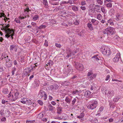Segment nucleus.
<instances>
[{
    "label": "nucleus",
    "instance_id": "1",
    "mask_svg": "<svg viewBox=\"0 0 123 123\" xmlns=\"http://www.w3.org/2000/svg\"><path fill=\"white\" fill-rule=\"evenodd\" d=\"M115 29L113 27H110L105 29L103 31V33L105 35H113L115 33Z\"/></svg>",
    "mask_w": 123,
    "mask_h": 123
},
{
    "label": "nucleus",
    "instance_id": "2",
    "mask_svg": "<svg viewBox=\"0 0 123 123\" xmlns=\"http://www.w3.org/2000/svg\"><path fill=\"white\" fill-rule=\"evenodd\" d=\"M92 103L87 105V107L88 109L93 110L95 108L97 107L98 104L97 101L94 100L92 102Z\"/></svg>",
    "mask_w": 123,
    "mask_h": 123
},
{
    "label": "nucleus",
    "instance_id": "3",
    "mask_svg": "<svg viewBox=\"0 0 123 123\" xmlns=\"http://www.w3.org/2000/svg\"><path fill=\"white\" fill-rule=\"evenodd\" d=\"M110 50L109 48L106 47H103L102 48L101 51L103 54L108 56L111 54Z\"/></svg>",
    "mask_w": 123,
    "mask_h": 123
},
{
    "label": "nucleus",
    "instance_id": "4",
    "mask_svg": "<svg viewBox=\"0 0 123 123\" xmlns=\"http://www.w3.org/2000/svg\"><path fill=\"white\" fill-rule=\"evenodd\" d=\"M10 26L9 24H8L5 26H3L2 27L3 28V29H1V30H4L5 32V34H6L10 32H12L13 31H15L12 29H10V28H9V27H10Z\"/></svg>",
    "mask_w": 123,
    "mask_h": 123
},
{
    "label": "nucleus",
    "instance_id": "5",
    "mask_svg": "<svg viewBox=\"0 0 123 123\" xmlns=\"http://www.w3.org/2000/svg\"><path fill=\"white\" fill-rule=\"evenodd\" d=\"M74 63H75L74 66L78 70L82 71L83 70L84 67L82 64L75 62H74Z\"/></svg>",
    "mask_w": 123,
    "mask_h": 123
},
{
    "label": "nucleus",
    "instance_id": "6",
    "mask_svg": "<svg viewBox=\"0 0 123 123\" xmlns=\"http://www.w3.org/2000/svg\"><path fill=\"white\" fill-rule=\"evenodd\" d=\"M113 56H115L113 59V61L116 63L117 62L119 61V60L120 57V54L119 53H117L115 55V54L114 53L113 54Z\"/></svg>",
    "mask_w": 123,
    "mask_h": 123
},
{
    "label": "nucleus",
    "instance_id": "7",
    "mask_svg": "<svg viewBox=\"0 0 123 123\" xmlns=\"http://www.w3.org/2000/svg\"><path fill=\"white\" fill-rule=\"evenodd\" d=\"M15 31H13L12 32H10L7 33H6L5 35V37L7 38H9L11 37L10 38L12 40L13 39V36H14L15 34Z\"/></svg>",
    "mask_w": 123,
    "mask_h": 123
},
{
    "label": "nucleus",
    "instance_id": "8",
    "mask_svg": "<svg viewBox=\"0 0 123 123\" xmlns=\"http://www.w3.org/2000/svg\"><path fill=\"white\" fill-rule=\"evenodd\" d=\"M39 95L41 96V98L44 97V99L46 100L47 98V96L46 92L43 91L42 90H40L39 92Z\"/></svg>",
    "mask_w": 123,
    "mask_h": 123
},
{
    "label": "nucleus",
    "instance_id": "9",
    "mask_svg": "<svg viewBox=\"0 0 123 123\" xmlns=\"http://www.w3.org/2000/svg\"><path fill=\"white\" fill-rule=\"evenodd\" d=\"M102 92L103 94L106 95L108 91V89L107 86H103L102 87V88L101 89Z\"/></svg>",
    "mask_w": 123,
    "mask_h": 123
},
{
    "label": "nucleus",
    "instance_id": "10",
    "mask_svg": "<svg viewBox=\"0 0 123 123\" xmlns=\"http://www.w3.org/2000/svg\"><path fill=\"white\" fill-rule=\"evenodd\" d=\"M21 102L23 104H30L31 103L30 100L28 99L27 98H24L21 101Z\"/></svg>",
    "mask_w": 123,
    "mask_h": 123
},
{
    "label": "nucleus",
    "instance_id": "11",
    "mask_svg": "<svg viewBox=\"0 0 123 123\" xmlns=\"http://www.w3.org/2000/svg\"><path fill=\"white\" fill-rule=\"evenodd\" d=\"M67 55L66 56V57L69 58L71 56V50L69 49H67Z\"/></svg>",
    "mask_w": 123,
    "mask_h": 123
},
{
    "label": "nucleus",
    "instance_id": "12",
    "mask_svg": "<svg viewBox=\"0 0 123 123\" xmlns=\"http://www.w3.org/2000/svg\"><path fill=\"white\" fill-rule=\"evenodd\" d=\"M68 13L67 11H62L61 12L60 14L62 16L65 17L68 15Z\"/></svg>",
    "mask_w": 123,
    "mask_h": 123
},
{
    "label": "nucleus",
    "instance_id": "13",
    "mask_svg": "<svg viewBox=\"0 0 123 123\" xmlns=\"http://www.w3.org/2000/svg\"><path fill=\"white\" fill-rule=\"evenodd\" d=\"M114 94V91L113 90L109 91H108L107 95L108 96H113Z\"/></svg>",
    "mask_w": 123,
    "mask_h": 123
},
{
    "label": "nucleus",
    "instance_id": "14",
    "mask_svg": "<svg viewBox=\"0 0 123 123\" xmlns=\"http://www.w3.org/2000/svg\"><path fill=\"white\" fill-rule=\"evenodd\" d=\"M87 26L89 29L91 31H92L93 30V26L92 24L88 23L87 25Z\"/></svg>",
    "mask_w": 123,
    "mask_h": 123
},
{
    "label": "nucleus",
    "instance_id": "15",
    "mask_svg": "<svg viewBox=\"0 0 123 123\" xmlns=\"http://www.w3.org/2000/svg\"><path fill=\"white\" fill-rule=\"evenodd\" d=\"M14 49L15 51H17V49H16V46H15L13 45H11L10 46V50L11 51H13Z\"/></svg>",
    "mask_w": 123,
    "mask_h": 123
},
{
    "label": "nucleus",
    "instance_id": "16",
    "mask_svg": "<svg viewBox=\"0 0 123 123\" xmlns=\"http://www.w3.org/2000/svg\"><path fill=\"white\" fill-rule=\"evenodd\" d=\"M45 114L43 112H42L40 113L37 116V117L39 118H42L44 116Z\"/></svg>",
    "mask_w": 123,
    "mask_h": 123
},
{
    "label": "nucleus",
    "instance_id": "17",
    "mask_svg": "<svg viewBox=\"0 0 123 123\" xmlns=\"http://www.w3.org/2000/svg\"><path fill=\"white\" fill-rule=\"evenodd\" d=\"M4 59L6 60V63H8L10 61V59L8 57V56L6 55H4Z\"/></svg>",
    "mask_w": 123,
    "mask_h": 123
},
{
    "label": "nucleus",
    "instance_id": "18",
    "mask_svg": "<svg viewBox=\"0 0 123 123\" xmlns=\"http://www.w3.org/2000/svg\"><path fill=\"white\" fill-rule=\"evenodd\" d=\"M69 82L68 81H65L64 82H62V85L63 86H67L68 85L69 83Z\"/></svg>",
    "mask_w": 123,
    "mask_h": 123
},
{
    "label": "nucleus",
    "instance_id": "19",
    "mask_svg": "<svg viewBox=\"0 0 123 123\" xmlns=\"http://www.w3.org/2000/svg\"><path fill=\"white\" fill-rule=\"evenodd\" d=\"M91 93V92L89 91H86L85 92L84 96L86 97L89 96L90 95Z\"/></svg>",
    "mask_w": 123,
    "mask_h": 123
},
{
    "label": "nucleus",
    "instance_id": "20",
    "mask_svg": "<svg viewBox=\"0 0 123 123\" xmlns=\"http://www.w3.org/2000/svg\"><path fill=\"white\" fill-rule=\"evenodd\" d=\"M115 13V10L114 9H111L110 10L109 12V13L111 15H114Z\"/></svg>",
    "mask_w": 123,
    "mask_h": 123
},
{
    "label": "nucleus",
    "instance_id": "21",
    "mask_svg": "<svg viewBox=\"0 0 123 123\" xmlns=\"http://www.w3.org/2000/svg\"><path fill=\"white\" fill-rule=\"evenodd\" d=\"M57 108V113L58 114H60L62 111V107H58Z\"/></svg>",
    "mask_w": 123,
    "mask_h": 123
},
{
    "label": "nucleus",
    "instance_id": "22",
    "mask_svg": "<svg viewBox=\"0 0 123 123\" xmlns=\"http://www.w3.org/2000/svg\"><path fill=\"white\" fill-rule=\"evenodd\" d=\"M72 9L74 11H78L79 8L78 7L76 6H74L72 7Z\"/></svg>",
    "mask_w": 123,
    "mask_h": 123
},
{
    "label": "nucleus",
    "instance_id": "23",
    "mask_svg": "<svg viewBox=\"0 0 123 123\" xmlns=\"http://www.w3.org/2000/svg\"><path fill=\"white\" fill-rule=\"evenodd\" d=\"M49 111H52L54 109L55 107L53 106L51 104L49 106Z\"/></svg>",
    "mask_w": 123,
    "mask_h": 123
},
{
    "label": "nucleus",
    "instance_id": "24",
    "mask_svg": "<svg viewBox=\"0 0 123 123\" xmlns=\"http://www.w3.org/2000/svg\"><path fill=\"white\" fill-rule=\"evenodd\" d=\"M39 16L37 14L35 15L33 18V19L34 20H37L39 18Z\"/></svg>",
    "mask_w": 123,
    "mask_h": 123
},
{
    "label": "nucleus",
    "instance_id": "25",
    "mask_svg": "<svg viewBox=\"0 0 123 123\" xmlns=\"http://www.w3.org/2000/svg\"><path fill=\"white\" fill-rule=\"evenodd\" d=\"M74 24L75 25H78L79 24V20L76 19H75Z\"/></svg>",
    "mask_w": 123,
    "mask_h": 123
},
{
    "label": "nucleus",
    "instance_id": "26",
    "mask_svg": "<svg viewBox=\"0 0 123 123\" xmlns=\"http://www.w3.org/2000/svg\"><path fill=\"white\" fill-rule=\"evenodd\" d=\"M46 26L45 25H42L41 26H40L39 27H37V29H42V28H46Z\"/></svg>",
    "mask_w": 123,
    "mask_h": 123
},
{
    "label": "nucleus",
    "instance_id": "27",
    "mask_svg": "<svg viewBox=\"0 0 123 123\" xmlns=\"http://www.w3.org/2000/svg\"><path fill=\"white\" fill-rule=\"evenodd\" d=\"M84 114L83 113H81L80 115L79 116H78L77 117V118H82L84 117Z\"/></svg>",
    "mask_w": 123,
    "mask_h": 123
},
{
    "label": "nucleus",
    "instance_id": "28",
    "mask_svg": "<svg viewBox=\"0 0 123 123\" xmlns=\"http://www.w3.org/2000/svg\"><path fill=\"white\" fill-rule=\"evenodd\" d=\"M25 70H26L25 72L27 74H28L30 73L31 72V69L30 68H26L25 69Z\"/></svg>",
    "mask_w": 123,
    "mask_h": 123
},
{
    "label": "nucleus",
    "instance_id": "29",
    "mask_svg": "<svg viewBox=\"0 0 123 123\" xmlns=\"http://www.w3.org/2000/svg\"><path fill=\"white\" fill-rule=\"evenodd\" d=\"M65 101L68 104H69L70 103V99L68 97H66L65 99Z\"/></svg>",
    "mask_w": 123,
    "mask_h": 123
},
{
    "label": "nucleus",
    "instance_id": "30",
    "mask_svg": "<svg viewBox=\"0 0 123 123\" xmlns=\"http://www.w3.org/2000/svg\"><path fill=\"white\" fill-rule=\"evenodd\" d=\"M39 81L38 80H35V83L36 84V86H38L39 85Z\"/></svg>",
    "mask_w": 123,
    "mask_h": 123
},
{
    "label": "nucleus",
    "instance_id": "31",
    "mask_svg": "<svg viewBox=\"0 0 123 123\" xmlns=\"http://www.w3.org/2000/svg\"><path fill=\"white\" fill-rule=\"evenodd\" d=\"M12 62H10L7 63H6V64L8 67H11L12 65Z\"/></svg>",
    "mask_w": 123,
    "mask_h": 123
},
{
    "label": "nucleus",
    "instance_id": "32",
    "mask_svg": "<svg viewBox=\"0 0 123 123\" xmlns=\"http://www.w3.org/2000/svg\"><path fill=\"white\" fill-rule=\"evenodd\" d=\"M97 18L99 20H101L102 18V16L100 14H99L97 15Z\"/></svg>",
    "mask_w": 123,
    "mask_h": 123
},
{
    "label": "nucleus",
    "instance_id": "33",
    "mask_svg": "<svg viewBox=\"0 0 123 123\" xmlns=\"http://www.w3.org/2000/svg\"><path fill=\"white\" fill-rule=\"evenodd\" d=\"M54 86V90H55L58 89L59 87V86L57 84H56L53 85Z\"/></svg>",
    "mask_w": 123,
    "mask_h": 123
},
{
    "label": "nucleus",
    "instance_id": "34",
    "mask_svg": "<svg viewBox=\"0 0 123 123\" xmlns=\"http://www.w3.org/2000/svg\"><path fill=\"white\" fill-rule=\"evenodd\" d=\"M90 120L91 122L93 123H96L97 121V119L95 118H93Z\"/></svg>",
    "mask_w": 123,
    "mask_h": 123
},
{
    "label": "nucleus",
    "instance_id": "35",
    "mask_svg": "<svg viewBox=\"0 0 123 123\" xmlns=\"http://www.w3.org/2000/svg\"><path fill=\"white\" fill-rule=\"evenodd\" d=\"M67 66L68 67H69V68H68V73H69L72 71V68L69 65H68Z\"/></svg>",
    "mask_w": 123,
    "mask_h": 123
},
{
    "label": "nucleus",
    "instance_id": "36",
    "mask_svg": "<svg viewBox=\"0 0 123 123\" xmlns=\"http://www.w3.org/2000/svg\"><path fill=\"white\" fill-rule=\"evenodd\" d=\"M106 6L107 7L111 8L112 7V4L111 3H108L106 4Z\"/></svg>",
    "mask_w": 123,
    "mask_h": 123
},
{
    "label": "nucleus",
    "instance_id": "37",
    "mask_svg": "<svg viewBox=\"0 0 123 123\" xmlns=\"http://www.w3.org/2000/svg\"><path fill=\"white\" fill-rule=\"evenodd\" d=\"M43 3L45 6H48V2L46 0H43Z\"/></svg>",
    "mask_w": 123,
    "mask_h": 123
},
{
    "label": "nucleus",
    "instance_id": "38",
    "mask_svg": "<svg viewBox=\"0 0 123 123\" xmlns=\"http://www.w3.org/2000/svg\"><path fill=\"white\" fill-rule=\"evenodd\" d=\"M48 64L50 66H52L53 64V63L51 60H49L48 61Z\"/></svg>",
    "mask_w": 123,
    "mask_h": 123
},
{
    "label": "nucleus",
    "instance_id": "39",
    "mask_svg": "<svg viewBox=\"0 0 123 123\" xmlns=\"http://www.w3.org/2000/svg\"><path fill=\"white\" fill-rule=\"evenodd\" d=\"M100 6L99 5H96L95 7V9H96L98 10H99L100 9Z\"/></svg>",
    "mask_w": 123,
    "mask_h": 123
},
{
    "label": "nucleus",
    "instance_id": "40",
    "mask_svg": "<svg viewBox=\"0 0 123 123\" xmlns=\"http://www.w3.org/2000/svg\"><path fill=\"white\" fill-rule=\"evenodd\" d=\"M55 45L56 47L59 48H60L61 46L60 44H58L57 43H55Z\"/></svg>",
    "mask_w": 123,
    "mask_h": 123
},
{
    "label": "nucleus",
    "instance_id": "41",
    "mask_svg": "<svg viewBox=\"0 0 123 123\" xmlns=\"http://www.w3.org/2000/svg\"><path fill=\"white\" fill-rule=\"evenodd\" d=\"M116 17H117V19H116L117 20H118V18L119 17H120L121 16V14L120 13H118L116 15Z\"/></svg>",
    "mask_w": 123,
    "mask_h": 123
},
{
    "label": "nucleus",
    "instance_id": "42",
    "mask_svg": "<svg viewBox=\"0 0 123 123\" xmlns=\"http://www.w3.org/2000/svg\"><path fill=\"white\" fill-rule=\"evenodd\" d=\"M98 55H94L92 57V58H94L95 59H96V60H99V59L98 58L97 56H98Z\"/></svg>",
    "mask_w": 123,
    "mask_h": 123
},
{
    "label": "nucleus",
    "instance_id": "43",
    "mask_svg": "<svg viewBox=\"0 0 123 123\" xmlns=\"http://www.w3.org/2000/svg\"><path fill=\"white\" fill-rule=\"evenodd\" d=\"M24 10V12H25L26 14H27V16L28 17H29V16L28 15L29 13V12L30 11V10Z\"/></svg>",
    "mask_w": 123,
    "mask_h": 123
},
{
    "label": "nucleus",
    "instance_id": "44",
    "mask_svg": "<svg viewBox=\"0 0 123 123\" xmlns=\"http://www.w3.org/2000/svg\"><path fill=\"white\" fill-rule=\"evenodd\" d=\"M44 45L46 47L48 46V42L46 40H45V43Z\"/></svg>",
    "mask_w": 123,
    "mask_h": 123
},
{
    "label": "nucleus",
    "instance_id": "45",
    "mask_svg": "<svg viewBox=\"0 0 123 123\" xmlns=\"http://www.w3.org/2000/svg\"><path fill=\"white\" fill-rule=\"evenodd\" d=\"M96 76V75L92 74L89 78L90 79L92 80L94 79V77H95Z\"/></svg>",
    "mask_w": 123,
    "mask_h": 123
},
{
    "label": "nucleus",
    "instance_id": "46",
    "mask_svg": "<svg viewBox=\"0 0 123 123\" xmlns=\"http://www.w3.org/2000/svg\"><path fill=\"white\" fill-rule=\"evenodd\" d=\"M54 86L53 85H51L49 86V90H54Z\"/></svg>",
    "mask_w": 123,
    "mask_h": 123
},
{
    "label": "nucleus",
    "instance_id": "47",
    "mask_svg": "<svg viewBox=\"0 0 123 123\" xmlns=\"http://www.w3.org/2000/svg\"><path fill=\"white\" fill-rule=\"evenodd\" d=\"M57 5V3H54V4H51L52 5L51 6L52 7H53L54 8L56 7L55 6L56 5Z\"/></svg>",
    "mask_w": 123,
    "mask_h": 123
},
{
    "label": "nucleus",
    "instance_id": "48",
    "mask_svg": "<svg viewBox=\"0 0 123 123\" xmlns=\"http://www.w3.org/2000/svg\"><path fill=\"white\" fill-rule=\"evenodd\" d=\"M101 10L102 12L103 13H104L105 12V9L104 7H102L101 8Z\"/></svg>",
    "mask_w": 123,
    "mask_h": 123
},
{
    "label": "nucleus",
    "instance_id": "49",
    "mask_svg": "<svg viewBox=\"0 0 123 123\" xmlns=\"http://www.w3.org/2000/svg\"><path fill=\"white\" fill-rule=\"evenodd\" d=\"M97 2L98 3L101 5L103 3L102 1L101 0H98L97 1Z\"/></svg>",
    "mask_w": 123,
    "mask_h": 123
},
{
    "label": "nucleus",
    "instance_id": "50",
    "mask_svg": "<svg viewBox=\"0 0 123 123\" xmlns=\"http://www.w3.org/2000/svg\"><path fill=\"white\" fill-rule=\"evenodd\" d=\"M31 25L33 26H35V27L37 28V26H36V23L32 22L31 23Z\"/></svg>",
    "mask_w": 123,
    "mask_h": 123
},
{
    "label": "nucleus",
    "instance_id": "51",
    "mask_svg": "<svg viewBox=\"0 0 123 123\" xmlns=\"http://www.w3.org/2000/svg\"><path fill=\"white\" fill-rule=\"evenodd\" d=\"M38 103L40 105H42L43 104V103L42 101L40 100H38Z\"/></svg>",
    "mask_w": 123,
    "mask_h": 123
},
{
    "label": "nucleus",
    "instance_id": "52",
    "mask_svg": "<svg viewBox=\"0 0 123 123\" xmlns=\"http://www.w3.org/2000/svg\"><path fill=\"white\" fill-rule=\"evenodd\" d=\"M110 78V76L109 75H108L106 76V78L105 79V80L107 81L109 80V79Z\"/></svg>",
    "mask_w": 123,
    "mask_h": 123
},
{
    "label": "nucleus",
    "instance_id": "53",
    "mask_svg": "<svg viewBox=\"0 0 123 123\" xmlns=\"http://www.w3.org/2000/svg\"><path fill=\"white\" fill-rule=\"evenodd\" d=\"M79 92V91H78L75 90V91H73L72 92V94H76L77 93H78Z\"/></svg>",
    "mask_w": 123,
    "mask_h": 123
},
{
    "label": "nucleus",
    "instance_id": "54",
    "mask_svg": "<svg viewBox=\"0 0 123 123\" xmlns=\"http://www.w3.org/2000/svg\"><path fill=\"white\" fill-rule=\"evenodd\" d=\"M92 73L90 72H89L88 73V74H87V76H88V77L89 78L92 75Z\"/></svg>",
    "mask_w": 123,
    "mask_h": 123
},
{
    "label": "nucleus",
    "instance_id": "55",
    "mask_svg": "<svg viewBox=\"0 0 123 123\" xmlns=\"http://www.w3.org/2000/svg\"><path fill=\"white\" fill-rule=\"evenodd\" d=\"M76 100V99L75 98H74L72 101V104L73 105H74Z\"/></svg>",
    "mask_w": 123,
    "mask_h": 123
},
{
    "label": "nucleus",
    "instance_id": "56",
    "mask_svg": "<svg viewBox=\"0 0 123 123\" xmlns=\"http://www.w3.org/2000/svg\"><path fill=\"white\" fill-rule=\"evenodd\" d=\"M16 68H14L13 69L12 71V75H13L14 74V72Z\"/></svg>",
    "mask_w": 123,
    "mask_h": 123
},
{
    "label": "nucleus",
    "instance_id": "57",
    "mask_svg": "<svg viewBox=\"0 0 123 123\" xmlns=\"http://www.w3.org/2000/svg\"><path fill=\"white\" fill-rule=\"evenodd\" d=\"M0 18H1L2 17H4V16H5V14L4 13L0 12Z\"/></svg>",
    "mask_w": 123,
    "mask_h": 123
},
{
    "label": "nucleus",
    "instance_id": "58",
    "mask_svg": "<svg viewBox=\"0 0 123 123\" xmlns=\"http://www.w3.org/2000/svg\"><path fill=\"white\" fill-rule=\"evenodd\" d=\"M91 21L93 24L96 21V20L95 19H92L91 20Z\"/></svg>",
    "mask_w": 123,
    "mask_h": 123
},
{
    "label": "nucleus",
    "instance_id": "59",
    "mask_svg": "<svg viewBox=\"0 0 123 123\" xmlns=\"http://www.w3.org/2000/svg\"><path fill=\"white\" fill-rule=\"evenodd\" d=\"M81 5L82 6H84V5H85L86 4L85 1H82L81 2Z\"/></svg>",
    "mask_w": 123,
    "mask_h": 123
},
{
    "label": "nucleus",
    "instance_id": "60",
    "mask_svg": "<svg viewBox=\"0 0 123 123\" xmlns=\"http://www.w3.org/2000/svg\"><path fill=\"white\" fill-rule=\"evenodd\" d=\"M51 104L53 105H55L56 104V102L54 101H52L51 103Z\"/></svg>",
    "mask_w": 123,
    "mask_h": 123
},
{
    "label": "nucleus",
    "instance_id": "61",
    "mask_svg": "<svg viewBox=\"0 0 123 123\" xmlns=\"http://www.w3.org/2000/svg\"><path fill=\"white\" fill-rule=\"evenodd\" d=\"M73 1L71 0H68V3H69L71 5L73 4Z\"/></svg>",
    "mask_w": 123,
    "mask_h": 123
},
{
    "label": "nucleus",
    "instance_id": "62",
    "mask_svg": "<svg viewBox=\"0 0 123 123\" xmlns=\"http://www.w3.org/2000/svg\"><path fill=\"white\" fill-rule=\"evenodd\" d=\"M6 118L5 117H4L2 118L1 119V120L2 121L4 122H5L6 121Z\"/></svg>",
    "mask_w": 123,
    "mask_h": 123
},
{
    "label": "nucleus",
    "instance_id": "63",
    "mask_svg": "<svg viewBox=\"0 0 123 123\" xmlns=\"http://www.w3.org/2000/svg\"><path fill=\"white\" fill-rule=\"evenodd\" d=\"M80 8L83 10H85L86 9V8L85 6H81Z\"/></svg>",
    "mask_w": 123,
    "mask_h": 123
},
{
    "label": "nucleus",
    "instance_id": "64",
    "mask_svg": "<svg viewBox=\"0 0 123 123\" xmlns=\"http://www.w3.org/2000/svg\"><path fill=\"white\" fill-rule=\"evenodd\" d=\"M33 122V121H30L27 120L26 121V123H32Z\"/></svg>",
    "mask_w": 123,
    "mask_h": 123
}]
</instances>
